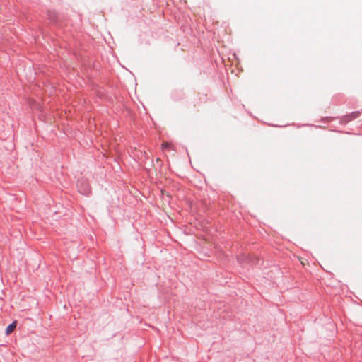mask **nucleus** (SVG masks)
<instances>
[{
  "mask_svg": "<svg viewBox=\"0 0 362 362\" xmlns=\"http://www.w3.org/2000/svg\"><path fill=\"white\" fill-rule=\"evenodd\" d=\"M16 325H17L16 321H14L11 325H9L6 329V331H5L6 334L9 335L10 334H11L16 329Z\"/></svg>",
  "mask_w": 362,
  "mask_h": 362,
  "instance_id": "f257e3e1",
  "label": "nucleus"
},
{
  "mask_svg": "<svg viewBox=\"0 0 362 362\" xmlns=\"http://www.w3.org/2000/svg\"><path fill=\"white\" fill-rule=\"evenodd\" d=\"M161 148L163 151L171 150V149H173V144L171 143H168V142H163L162 144Z\"/></svg>",
  "mask_w": 362,
  "mask_h": 362,
  "instance_id": "f03ea898",
  "label": "nucleus"
},
{
  "mask_svg": "<svg viewBox=\"0 0 362 362\" xmlns=\"http://www.w3.org/2000/svg\"><path fill=\"white\" fill-rule=\"evenodd\" d=\"M298 259H299L303 266H305V264H308V261L305 259H303L300 257H298Z\"/></svg>",
  "mask_w": 362,
  "mask_h": 362,
  "instance_id": "7ed1b4c3",
  "label": "nucleus"
},
{
  "mask_svg": "<svg viewBox=\"0 0 362 362\" xmlns=\"http://www.w3.org/2000/svg\"><path fill=\"white\" fill-rule=\"evenodd\" d=\"M79 190H80V192H81V193H83V194H86V193H87V192H88V190H87V189L82 190V189H80Z\"/></svg>",
  "mask_w": 362,
  "mask_h": 362,
  "instance_id": "20e7f679",
  "label": "nucleus"
}]
</instances>
